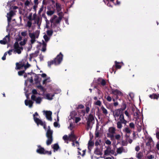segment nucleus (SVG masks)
<instances>
[{"instance_id":"nucleus-28","label":"nucleus","mask_w":159,"mask_h":159,"mask_svg":"<svg viewBox=\"0 0 159 159\" xmlns=\"http://www.w3.org/2000/svg\"><path fill=\"white\" fill-rule=\"evenodd\" d=\"M61 20L62 19L61 17H58V18H57L56 19L54 20V23L57 24H59Z\"/></svg>"},{"instance_id":"nucleus-14","label":"nucleus","mask_w":159,"mask_h":159,"mask_svg":"<svg viewBox=\"0 0 159 159\" xmlns=\"http://www.w3.org/2000/svg\"><path fill=\"white\" fill-rule=\"evenodd\" d=\"M39 51L37 50L36 51L30 54V60H31V59L35 57H37L38 55V53H39Z\"/></svg>"},{"instance_id":"nucleus-42","label":"nucleus","mask_w":159,"mask_h":159,"mask_svg":"<svg viewBox=\"0 0 159 159\" xmlns=\"http://www.w3.org/2000/svg\"><path fill=\"white\" fill-rule=\"evenodd\" d=\"M29 36L31 39L35 38V36L34 33H29Z\"/></svg>"},{"instance_id":"nucleus-51","label":"nucleus","mask_w":159,"mask_h":159,"mask_svg":"<svg viewBox=\"0 0 159 159\" xmlns=\"http://www.w3.org/2000/svg\"><path fill=\"white\" fill-rule=\"evenodd\" d=\"M95 104L96 105L101 106V102L100 100H98L95 102Z\"/></svg>"},{"instance_id":"nucleus-54","label":"nucleus","mask_w":159,"mask_h":159,"mask_svg":"<svg viewBox=\"0 0 159 159\" xmlns=\"http://www.w3.org/2000/svg\"><path fill=\"white\" fill-rule=\"evenodd\" d=\"M26 61H27L26 60H23L21 62H20L19 63L21 64L24 65L23 67H24L25 68V63Z\"/></svg>"},{"instance_id":"nucleus-15","label":"nucleus","mask_w":159,"mask_h":159,"mask_svg":"<svg viewBox=\"0 0 159 159\" xmlns=\"http://www.w3.org/2000/svg\"><path fill=\"white\" fill-rule=\"evenodd\" d=\"M38 148L36 150V152L40 154H43L44 153V149L41 147L40 145L38 146Z\"/></svg>"},{"instance_id":"nucleus-35","label":"nucleus","mask_w":159,"mask_h":159,"mask_svg":"<svg viewBox=\"0 0 159 159\" xmlns=\"http://www.w3.org/2000/svg\"><path fill=\"white\" fill-rule=\"evenodd\" d=\"M52 148L54 150L57 151L59 148V147L57 143H55L53 145Z\"/></svg>"},{"instance_id":"nucleus-2","label":"nucleus","mask_w":159,"mask_h":159,"mask_svg":"<svg viewBox=\"0 0 159 159\" xmlns=\"http://www.w3.org/2000/svg\"><path fill=\"white\" fill-rule=\"evenodd\" d=\"M117 127L118 129H120L122 127V124L125 125L127 121L125 119L124 114H121L117 119Z\"/></svg>"},{"instance_id":"nucleus-10","label":"nucleus","mask_w":159,"mask_h":159,"mask_svg":"<svg viewBox=\"0 0 159 159\" xmlns=\"http://www.w3.org/2000/svg\"><path fill=\"white\" fill-rule=\"evenodd\" d=\"M15 14L13 11H10L7 13V21L8 23L11 21V18Z\"/></svg>"},{"instance_id":"nucleus-11","label":"nucleus","mask_w":159,"mask_h":159,"mask_svg":"<svg viewBox=\"0 0 159 159\" xmlns=\"http://www.w3.org/2000/svg\"><path fill=\"white\" fill-rule=\"evenodd\" d=\"M92 138L93 137H92L91 138L90 137V139L88 143V149L89 151H91L93 148V147L94 145V142L92 141Z\"/></svg>"},{"instance_id":"nucleus-13","label":"nucleus","mask_w":159,"mask_h":159,"mask_svg":"<svg viewBox=\"0 0 159 159\" xmlns=\"http://www.w3.org/2000/svg\"><path fill=\"white\" fill-rule=\"evenodd\" d=\"M34 120L38 125H40L42 126L44 123V122H43L41 120L36 117H34Z\"/></svg>"},{"instance_id":"nucleus-58","label":"nucleus","mask_w":159,"mask_h":159,"mask_svg":"<svg viewBox=\"0 0 159 159\" xmlns=\"http://www.w3.org/2000/svg\"><path fill=\"white\" fill-rule=\"evenodd\" d=\"M81 120V119L79 117H76L75 118V122L77 123Z\"/></svg>"},{"instance_id":"nucleus-64","label":"nucleus","mask_w":159,"mask_h":159,"mask_svg":"<svg viewBox=\"0 0 159 159\" xmlns=\"http://www.w3.org/2000/svg\"><path fill=\"white\" fill-rule=\"evenodd\" d=\"M39 59L40 60V61H42L43 60V58H44V56L43 55H42L41 54H40L39 55Z\"/></svg>"},{"instance_id":"nucleus-63","label":"nucleus","mask_w":159,"mask_h":159,"mask_svg":"<svg viewBox=\"0 0 159 159\" xmlns=\"http://www.w3.org/2000/svg\"><path fill=\"white\" fill-rule=\"evenodd\" d=\"M25 44V40H24V41H21L20 43V44L21 46L24 45Z\"/></svg>"},{"instance_id":"nucleus-17","label":"nucleus","mask_w":159,"mask_h":159,"mask_svg":"<svg viewBox=\"0 0 159 159\" xmlns=\"http://www.w3.org/2000/svg\"><path fill=\"white\" fill-rule=\"evenodd\" d=\"M112 92L114 95H121L122 94V93L119 90L117 89H112Z\"/></svg>"},{"instance_id":"nucleus-21","label":"nucleus","mask_w":159,"mask_h":159,"mask_svg":"<svg viewBox=\"0 0 159 159\" xmlns=\"http://www.w3.org/2000/svg\"><path fill=\"white\" fill-rule=\"evenodd\" d=\"M115 65L114 66V67L117 69H120L121 67V66L119 65V64H121L123 65H124L123 62H119L116 61H115Z\"/></svg>"},{"instance_id":"nucleus-52","label":"nucleus","mask_w":159,"mask_h":159,"mask_svg":"<svg viewBox=\"0 0 159 159\" xmlns=\"http://www.w3.org/2000/svg\"><path fill=\"white\" fill-rule=\"evenodd\" d=\"M115 67H114V66L113 67L110 69V71L111 73H112L114 71V73L115 74L116 72V70H115L114 68Z\"/></svg>"},{"instance_id":"nucleus-33","label":"nucleus","mask_w":159,"mask_h":159,"mask_svg":"<svg viewBox=\"0 0 159 159\" xmlns=\"http://www.w3.org/2000/svg\"><path fill=\"white\" fill-rule=\"evenodd\" d=\"M101 109L102 110L103 113L105 115H107L108 114V111L107 110L104 108L103 106L101 107Z\"/></svg>"},{"instance_id":"nucleus-12","label":"nucleus","mask_w":159,"mask_h":159,"mask_svg":"<svg viewBox=\"0 0 159 159\" xmlns=\"http://www.w3.org/2000/svg\"><path fill=\"white\" fill-rule=\"evenodd\" d=\"M52 4H54V6L56 7L57 10H61V6L60 3L58 2L55 3V2L54 0H52Z\"/></svg>"},{"instance_id":"nucleus-39","label":"nucleus","mask_w":159,"mask_h":159,"mask_svg":"<svg viewBox=\"0 0 159 159\" xmlns=\"http://www.w3.org/2000/svg\"><path fill=\"white\" fill-rule=\"evenodd\" d=\"M20 47L19 46V43L17 42H16L14 45V48L16 49L18 48H19Z\"/></svg>"},{"instance_id":"nucleus-44","label":"nucleus","mask_w":159,"mask_h":159,"mask_svg":"<svg viewBox=\"0 0 159 159\" xmlns=\"http://www.w3.org/2000/svg\"><path fill=\"white\" fill-rule=\"evenodd\" d=\"M43 38L46 42H48L50 39V38L46 34L43 36Z\"/></svg>"},{"instance_id":"nucleus-23","label":"nucleus","mask_w":159,"mask_h":159,"mask_svg":"<svg viewBox=\"0 0 159 159\" xmlns=\"http://www.w3.org/2000/svg\"><path fill=\"white\" fill-rule=\"evenodd\" d=\"M10 39V35L9 34L6 35L3 39L4 41L6 42V43H7L8 42H9Z\"/></svg>"},{"instance_id":"nucleus-9","label":"nucleus","mask_w":159,"mask_h":159,"mask_svg":"<svg viewBox=\"0 0 159 159\" xmlns=\"http://www.w3.org/2000/svg\"><path fill=\"white\" fill-rule=\"evenodd\" d=\"M43 112L45 113L47 119L50 121L52 120V118L51 116L52 114V111H43Z\"/></svg>"},{"instance_id":"nucleus-40","label":"nucleus","mask_w":159,"mask_h":159,"mask_svg":"<svg viewBox=\"0 0 159 159\" xmlns=\"http://www.w3.org/2000/svg\"><path fill=\"white\" fill-rule=\"evenodd\" d=\"M42 101L40 97H39L37 98L35 100V101L36 103L39 104Z\"/></svg>"},{"instance_id":"nucleus-46","label":"nucleus","mask_w":159,"mask_h":159,"mask_svg":"<svg viewBox=\"0 0 159 159\" xmlns=\"http://www.w3.org/2000/svg\"><path fill=\"white\" fill-rule=\"evenodd\" d=\"M25 73V71L24 70L20 71H18V75L20 76H22L23 74H24Z\"/></svg>"},{"instance_id":"nucleus-27","label":"nucleus","mask_w":159,"mask_h":159,"mask_svg":"<svg viewBox=\"0 0 159 159\" xmlns=\"http://www.w3.org/2000/svg\"><path fill=\"white\" fill-rule=\"evenodd\" d=\"M126 108V105L125 102H123L122 105H121V107L120 108V109L123 112L124 111L125 109Z\"/></svg>"},{"instance_id":"nucleus-30","label":"nucleus","mask_w":159,"mask_h":159,"mask_svg":"<svg viewBox=\"0 0 159 159\" xmlns=\"http://www.w3.org/2000/svg\"><path fill=\"white\" fill-rule=\"evenodd\" d=\"M23 48L22 47L18 48L15 49V51L18 54H20L21 53V50H23Z\"/></svg>"},{"instance_id":"nucleus-59","label":"nucleus","mask_w":159,"mask_h":159,"mask_svg":"<svg viewBox=\"0 0 159 159\" xmlns=\"http://www.w3.org/2000/svg\"><path fill=\"white\" fill-rule=\"evenodd\" d=\"M28 19H29V20H33L32 18V13L30 14L28 17Z\"/></svg>"},{"instance_id":"nucleus-38","label":"nucleus","mask_w":159,"mask_h":159,"mask_svg":"<svg viewBox=\"0 0 159 159\" xmlns=\"http://www.w3.org/2000/svg\"><path fill=\"white\" fill-rule=\"evenodd\" d=\"M57 17V16L56 15H54L53 17L50 20V22L52 24L53 22H54V20L56 19Z\"/></svg>"},{"instance_id":"nucleus-61","label":"nucleus","mask_w":159,"mask_h":159,"mask_svg":"<svg viewBox=\"0 0 159 159\" xmlns=\"http://www.w3.org/2000/svg\"><path fill=\"white\" fill-rule=\"evenodd\" d=\"M39 77L38 76L36 75L35 78H34V80L36 83H38L39 82Z\"/></svg>"},{"instance_id":"nucleus-55","label":"nucleus","mask_w":159,"mask_h":159,"mask_svg":"<svg viewBox=\"0 0 159 159\" xmlns=\"http://www.w3.org/2000/svg\"><path fill=\"white\" fill-rule=\"evenodd\" d=\"M108 137L110 138L111 139V140H114V135L113 134H109L108 135Z\"/></svg>"},{"instance_id":"nucleus-45","label":"nucleus","mask_w":159,"mask_h":159,"mask_svg":"<svg viewBox=\"0 0 159 159\" xmlns=\"http://www.w3.org/2000/svg\"><path fill=\"white\" fill-rule=\"evenodd\" d=\"M115 139L119 141L120 140V135L119 134H116L114 135Z\"/></svg>"},{"instance_id":"nucleus-20","label":"nucleus","mask_w":159,"mask_h":159,"mask_svg":"<svg viewBox=\"0 0 159 159\" xmlns=\"http://www.w3.org/2000/svg\"><path fill=\"white\" fill-rule=\"evenodd\" d=\"M116 129L115 127H111L109 128L108 131L110 133L109 134H115Z\"/></svg>"},{"instance_id":"nucleus-60","label":"nucleus","mask_w":159,"mask_h":159,"mask_svg":"<svg viewBox=\"0 0 159 159\" xmlns=\"http://www.w3.org/2000/svg\"><path fill=\"white\" fill-rule=\"evenodd\" d=\"M147 157L148 159H153L154 158V157L153 155H150L148 156Z\"/></svg>"},{"instance_id":"nucleus-34","label":"nucleus","mask_w":159,"mask_h":159,"mask_svg":"<svg viewBox=\"0 0 159 159\" xmlns=\"http://www.w3.org/2000/svg\"><path fill=\"white\" fill-rule=\"evenodd\" d=\"M46 33L48 35L51 36L52 35L53 31L52 30H47L46 31Z\"/></svg>"},{"instance_id":"nucleus-53","label":"nucleus","mask_w":159,"mask_h":159,"mask_svg":"<svg viewBox=\"0 0 159 159\" xmlns=\"http://www.w3.org/2000/svg\"><path fill=\"white\" fill-rule=\"evenodd\" d=\"M117 152L118 153L120 154L122 152V150L120 148H119L117 149Z\"/></svg>"},{"instance_id":"nucleus-56","label":"nucleus","mask_w":159,"mask_h":159,"mask_svg":"<svg viewBox=\"0 0 159 159\" xmlns=\"http://www.w3.org/2000/svg\"><path fill=\"white\" fill-rule=\"evenodd\" d=\"M84 106L82 104H80L78 106V107H77V109H83L84 108Z\"/></svg>"},{"instance_id":"nucleus-50","label":"nucleus","mask_w":159,"mask_h":159,"mask_svg":"<svg viewBox=\"0 0 159 159\" xmlns=\"http://www.w3.org/2000/svg\"><path fill=\"white\" fill-rule=\"evenodd\" d=\"M32 20H29L27 22V26L29 28L31 27V26L32 23L31 22Z\"/></svg>"},{"instance_id":"nucleus-49","label":"nucleus","mask_w":159,"mask_h":159,"mask_svg":"<svg viewBox=\"0 0 159 159\" xmlns=\"http://www.w3.org/2000/svg\"><path fill=\"white\" fill-rule=\"evenodd\" d=\"M37 88L41 90L42 91L44 92V89L43 87L41 85H38L37 86Z\"/></svg>"},{"instance_id":"nucleus-19","label":"nucleus","mask_w":159,"mask_h":159,"mask_svg":"<svg viewBox=\"0 0 159 159\" xmlns=\"http://www.w3.org/2000/svg\"><path fill=\"white\" fill-rule=\"evenodd\" d=\"M54 96V94H52L48 93L46 94L45 97L46 98L49 100H51L53 99V97Z\"/></svg>"},{"instance_id":"nucleus-25","label":"nucleus","mask_w":159,"mask_h":159,"mask_svg":"<svg viewBox=\"0 0 159 159\" xmlns=\"http://www.w3.org/2000/svg\"><path fill=\"white\" fill-rule=\"evenodd\" d=\"M55 62V61H54V60L48 61V66L49 67H51V66L53 64H54L55 65H57L56 63Z\"/></svg>"},{"instance_id":"nucleus-62","label":"nucleus","mask_w":159,"mask_h":159,"mask_svg":"<svg viewBox=\"0 0 159 159\" xmlns=\"http://www.w3.org/2000/svg\"><path fill=\"white\" fill-rule=\"evenodd\" d=\"M99 133L98 131H96L95 132V137L96 138H98L99 136Z\"/></svg>"},{"instance_id":"nucleus-43","label":"nucleus","mask_w":159,"mask_h":159,"mask_svg":"<svg viewBox=\"0 0 159 159\" xmlns=\"http://www.w3.org/2000/svg\"><path fill=\"white\" fill-rule=\"evenodd\" d=\"M129 128L131 129H134L135 128V125L133 122H131L129 124Z\"/></svg>"},{"instance_id":"nucleus-24","label":"nucleus","mask_w":159,"mask_h":159,"mask_svg":"<svg viewBox=\"0 0 159 159\" xmlns=\"http://www.w3.org/2000/svg\"><path fill=\"white\" fill-rule=\"evenodd\" d=\"M16 69L17 70H20L24 66V65L20 64V63H16Z\"/></svg>"},{"instance_id":"nucleus-57","label":"nucleus","mask_w":159,"mask_h":159,"mask_svg":"<svg viewBox=\"0 0 159 159\" xmlns=\"http://www.w3.org/2000/svg\"><path fill=\"white\" fill-rule=\"evenodd\" d=\"M30 64H29L28 61H27V64L26 65H25V69H26L27 68H28V67H30Z\"/></svg>"},{"instance_id":"nucleus-47","label":"nucleus","mask_w":159,"mask_h":159,"mask_svg":"<svg viewBox=\"0 0 159 159\" xmlns=\"http://www.w3.org/2000/svg\"><path fill=\"white\" fill-rule=\"evenodd\" d=\"M68 136L67 135H65L63 137L62 139L65 142H66V141H68Z\"/></svg>"},{"instance_id":"nucleus-26","label":"nucleus","mask_w":159,"mask_h":159,"mask_svg":"<svg viewBox=\"0 0 159 159\" xmlns=\"http://www.w3.org/2000/svg\"><path fill=\"white\" fill-rule=\"evenodd\" d=\"M111 148H107L104 151V155L106 156L109 155L110 154Z\"/></svg>"},{"instance_id":"nucleus-6","label":"nucleus","mask_w":159,"mask_h":159,"mask_svg":"<svg viewBox=\"0 0 159 159\" xmlns=\"http://www.w3.org/2000/svg\"><path fill=\"white\" fill-rule=\"evenodd\" d=\"M113 116L116 118V117H119L121 114H124V112L122 111L120 109L115 110L113 112Z\"/></svg>"},{"instance_id":"nucleus-7","label":"nucleus","mask_w":159,"mask_h":159,"mask_svg":"<svg viewBox=\"0 0 159 159\" xmlns=\"http://www.w3.org/2000/svg\"><path fill=\"white\" fill-rule=\"evenodd\" d=\"M102 147L100 146V147H96L95 150L94 151V153L98 155H102Z\"/></svg>"},{"instance_id":"nucleus-37","label":"nucleus","mask_w":159,"mask_h":159,"mask_svg":"<svg viewBox=\"0 0 159 159\" xmlns=\"http://www.w3.org/2000/svg\"><path fill=\"white\" fill-rule=\"evenodd\" d=\"M58 11L57 12L58 13V14L59 16V17H61V19H62L63 18H64V17H63V16L64 15V14L62 12H59V11Z\"/></svg>"},{"instance_id":"nucleus-22","label":"nucleus","mask_w":159,"mask_h":159,"mask_svg":"<svg viewBox=\"0 0 159 159\" xmlns=\"http://www.w3.org/2000/svg\"><path fill=\"white\" fill-rule=\"evenodd\" d=\"M97 81L98 82H100L101 85L102 86H104L106 84V81L104 79L99 78L98 79Z\"/></svg>"},{"instance_id":"nucleus-29","label":"nucleus","mask_w":159,"mask_h":159,"mask_svg":"<svg viewBox=\"0 0 159 159\" xmlns=\"http://www.w3.org/2000/svg\"><path fill=\"white\" fill-rule=\"evenodd\" d=\"M101 143V140L97 139L95 143V145L96 146V147H100V146H101L100 143Z\"/></svg>"},{"instance_id":"nucleus-36","label":"nucleus","mask_w":159,"mask_h":159,"mask_svg":"<svg viewBox=\"0 0 159 159\" xmlns=\"http://www.w3.org/2000/svg\"><path fill=\"white\" fill-rule=\"evenodd\" d=\"M69 136L71 138L73 139L74 140H76L77 139V137L74 134L72 133L69 135Z\"/></svg>"},{"instance_id":"nucleus-32","label":"nucleus","mask_w":159,"mask_h":159,"mask_svg":"<svg viewBox=\"0 0 159 159\" xmlns=\"http://www.w3.org/2000/svg\"><path fill=\"white\" fill-rule=\"evenodd\" d=\"M19 13L22 14L24 16H26L28 14L27 11H19Z\"/></svg>"},{"instance_id":"nucleus-31","label":"nucleus","mask_w":159,"mask_h":159,"mask_svg":"<svg viewBox=\"0 0 159 159\" xmlns=\"http://www.w3.org/2000/svg\"><path fill=\"white\" fill-rule=\"evenodd\" d=\"M143 156V154L140 152L136 154V157L138 159H141Z\"/></svg>"},{"instance_id":"nucleus-3","label":"nucleus","mask_w":159,"mask_h":159,"mask_svg":"<svg viewBox=\"0 0 159 159\" xmlns=\"http://www.w3.org/2000/svg\"><path fill=\"white\" fill-rule=\"evenodd\" d=\"M94 121V118L93 115L91 114H90L88 116V119L87 120V129H89L90 127V124L91 123H93Z\"/></svg>"},{"instance_id":"nucleus-8","label":"nucleus","mask_w":159,"mask_h":159,"mask_svg":"<svg viewBox=\"0 0 159 159\" xmlns=\"http://www.w3.org/2000/svg\"><path fill=\"white\" fill-rule=\"evenodd\" d=\"M123 131L125 133V137L126 139H127L130 136V134H131V130L129 129V128L126 127L123 129Z\"/></svg>"},{"instance_id":"nucleus-18","label":"nucleus","mask_w":159,"mask_h":159,"mask_svg":"<svg viewBox=\"0 0 159 159\" xmlns=\"http://www.w3.org/2000/svg\"><path fill=\"white\" fill-rule=\"evenodd\" d=\"M57 24H56L54 22L52 23H51V27L54 30V31L57 32L58 30V29L59 28V27H57Z\"/></svg>"},{"instance_id":"nucleus-41","label":"nucleus","mask_w":159,"mask_h":159,"mask_svg":"<svg viewBox=\"0 0 159 159\" xmlns=\"http://www.w3.org/2000/svg\"><path fill=\"white\" fill-rule=\"evenodd\" d=\"M54 11H48L47 14L48 16H51L54 13Z\"/></svg>"},{"instance_id":"nucleus-1","label":"nucleus","mask_w":159,"mask_h":159,"mask_svg":"<svg viewBox=\"0 0 159 159\" xmlns=\"http://www.w3.org/2000/svg\"><path fill=\"white\" fill-rule=\"evenodd\" d=\"M53 130L51 129L50 126H48L46 135V137L47 138L46 143L48 146L51 145L53 141Z\"/></svg>"},{"instance_id":"nucleus-4","label":"nucleus","mask_w":159,"mask_h":159,"mask_svg":"<svg viewBox=\"0 0 159 159\" xmlns=\"http://www.w3.org/2000/svg\"><path fill=\"white\" fill-rule=\"evenodd\" d=\"M63 55L60 52V53L55 58L54 60L55 61L57 65H59L62 61L63 59Z\"/></svg>"},{"instance_id":"nucleus-16","label":"nucleus","mask_w":159,"mask_h":159,"mask_svg":"<svg viewBox=\"0 0 159 159\" xmlns=\"http://www.w3.org/2000/svg\"><path fill=\"white\" fill-rule=\"evenodd\" d=\"M25 104L26 106H29L30 108L33 106V102L31 100H25Z\"/></svg>"},{"instance_id":"nucleus-5","label":"nucleus","mask_w":159,"mask_h":159,"mask_svg":"<svg viewBox=\"0 0 159 159\" xmlns=\"http://www.w3.org/2000/svg\"><path fill=\"white\" fill-rule=\"evenodd\" d=\"M15 0H13L8 2L7 6L9 8V10H15L18 8L17 6H15Z\"/></svg>"},{"instance_id":"nucleus-48","label":"nucleus","mask_w":159,"mask_h":159,"mask_svg":"<svg viewBox=\"0 0 159 159\" xmlns=\"http://www.w3.org/2000/svg\"><path fill=\"white\" fill-rule=\"evenodd\" d=\"M153 94V99H157L159 97V94H156L154 93Z\"/></svg>"}]
</instances>
